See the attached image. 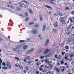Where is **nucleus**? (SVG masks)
I'll list each match as a JSON object with an SVG mask.
<instances>
[{
    "instance_id": "obj_1",
    "label": "nucleus",
    "mask_w": 74,
    "mask_h": 74,
    "mask_svg": "<svg viewBox=\"0 0 74 74\" xmlns=\"http://www.w3.org/2000/svg\"><path fill=\"white\" fill-rule=\"evenodd\" d=\"M60 21L61 23H64L65 22V20L63 17H61L60 18Z\"/></svg>"
},
{
    "instance_id": "obj_2",
    "label": "nucleus",
    "mask_w": 74,
    "mask_h": 74,
    "mask_svg": "<svg viewBox=\"0 0 74 74\" xmlns=\"http://www.w3.org/2000/svg\"><path fill=\"white\" fill-rule=\"evenodd\" d=\"M49 49H47L44 52V54H47V53H49Z\"/></svg>"
},
{
    "instance_id": "obj_3",
    "label": "nucleus",
    "mask_w": 74,
    "mask_h": 74,
    "mask_svg": "<svg viewBox=\"0 0 74 74\" xmlns=\"http://www.w3.org/2000/svg\"><path fill=\"white\" fill-rule=\"evenodd\" d=\"M49 39H46V42H45V46H47V45H48V44L49 43Z\"/></svg>"
},
{
    "instance_id": "obj_4",
    "label": "nucleus",
    "mask_w": 74,
    "mask_h": 74,
    "mask_svg": "<svg viewBox=\"0 0 74 74\" xmlns=\"http://www.w3.org/2000/svg\"><path fill=\"white\" fill-rule=\"evenodd\" d=\"M31 32L33 33V34H35L37 33V31H35L34 29H33L32 30Z\"/></svg>"
},
{
    "instance_id": "obj_5",
    "label": "nucleus",
    "mask_w": 74,
    "mask_h": 74,
    "mask_svg": "<svg viewBox=\"0 0 74 74\" xmlns=\"http://www.w3.org/2000/svg\"><path fill=\"white\" fill-rule=\"evenodd\" d=\"M7 66L9 68H11V64L9 62H8L7 63Z\"/></svg>"
},
{
    "instance_id": "obj_6",
    "label": "nucleus",
    "mask_w": 74,
    "mask_h": 74,
    "mask_svg": "<svg viewBox=\"0 0 74 74\" xmlns=\"http://www.w3.org/2000/svg\"><path fill=\"white\" fill-rule=\"evenodd\" d=\"M53 31L55 34H57L58 33V30H57V29L56 28H54L53 29Z\"/></svg>"
},
{
    "instance_id": "obj_7",
    "label": "nucleus",
    "mask_w": 74,
    "mask_h": 74,
    "mask_svg": "<svg viewBox=\"0 0 74 74\" xmlns=\"http://www.w3.org/2000/svg\"><path fill=\"white\" fill-rule=\"evenodd\" d=\"M53 25L55 27H58V23L56 21L54 22Z\"/></svg>"
},
{
    "instance_id": "obj_8",
    "label": "nucleus",
    "mask_w": 74,
    "mask_h": 74,
    "mask_svg": "<svg viewBox=\"0 0 74 74\" xmlns=\"http://www.w3.org/2000/svg\"><path fill=\"white\" fill-rule=\"evenodd\" d=\"M28 45H26L24 46L23 47V49L24 50H25L27 49L28 48Z\"/></svg>"
},
{
    "instance_id": "obj_9",
    "label": "nucleus",
    "mask_w": 74,
    "mask_h": 74,
    "mask_svg": "<svg viewBox=\"0 0 74 74\" xmlns=\"http://www.w3.org/2000/svg\"><path fill=\"white\" fill-rule=\"evenodd\" d=\"M22 1L23 3H26L27 4H29V2H28L27 1H26L25 0H23Z\"/></svg>"
},
{
    "instance_id": "obj_10",
    "label": "nucleus",
    "mask_w": 74,
    "mask_h": 74,
    "mask_svg": "<svg viewBox=\"0 0 74 74\" xmlns=\"http://www.w3.org/2000/svg\"><path fill=\"white\" fill-rule=\"evenodd\" d=\"M21 47L22 46H21V45H18L16 47L17 49H20V48H21Z\"/></svg>"
},
{
    "instance_id": "obj_11",
    "label": "nucleus",
    "mask_w": 74,
    "mask_h": 74,
    "mask_svg": "<svg viewBox=\"0 0 74 74\" xmlns=\"http://www.w3.org/2000/svg\"><path fill=\"white\" fill-rule=\"evenodd\" d=\"M16 9L17 10V11H21V8L18 7L16 8Z\"/></svg>"
},
{
    "instance_id": "obj_12",
    "label": "nucleus",
    "mask_w": 74,
    "mask_h": 74,
    "mask_svg": "<svg viewBox=\"0 0 74 74\" xmlns=\"http://www.w3.org/2000/svg\"><path fill=\"white\" fill-rule=\"evenodd\" d=\"M44 6L45 7H47V8H49V9H52V8H51V7L47 5H44Z\"/></svg>"
},
{
    "instance_id": "obj_13",
    "label": "nucleus",
    "mask_w": 74,
    "mask_h": 74,
    "mask_svg": "<svg viewBox=\"0 0 74 74\" xmlns=\"http://www.w3.org/2000/svg\"><path fill=\"white\" fill-rule=\"evenodd\" d=\"M45 62H46L47 64L49 63V59H47L46 60H45Z\"/></svg>"
},
{
    "instance_id": "obj_14",
    "label": "nucleus",
    "mask_w": 74,
    "mask_h": 74,
    "mask_svg": "<svg viewBox=\"0 0 74 74\" xmlns=\"http://www.w3.org/2000/svg\"><path fill=\"white\" fill-rule=\"evenodd\" d=\"M39 17L40 19V21H42V16L41 15H40Z\"/></svg>"
},
{
    "instance_id": "obj_15",
    "label": "nucleus",
    "mask_w": 74,
    "mask_h": 74,
    "mask_svg": "<svg viewBox=\"0 0 74 74\" xmlns=\"http://www.w3.org/2000/svg\"><path fill=\"white\" fill-rule=\"evenodd\" d=\"M39 26V25H38V24H37V25H33V26L34 27H38Z\"/></svg>"
},
{
    "instance_id": "obj_16",
    "label": "nucleus",
    "mask_w": 74,
    "mask_h": 74,
    "mask_svg": "<svg viewBox=\"0 0 74 74\" xmlns=\"http://www.w3.org/2000/svg\"><path fill=\"white\" fill-rule=\"evenodd\" d=\"M22 52V50H20L18 51V53H21Z\"/></svg>"
},
{
    "instance_id": "obj_17",
    "label": "nucleus",
    "mask_w": 74,
    "mask_h": 74,
    "mask_svg": "<svg viewBox=\"0 0 74 74\" xmlns=\"http://www.w3.org/2000/svg\"><path fill=\"white\" fill-rule=\"evenodd\" d=\"M19 4L20 5H25V4L23 3H22L21 2H19Z\"/></svg>"
},
{
    "instance_id": "obj_18",
    "label": "nucleus",
    "mask_w": 74,
    "mask_h": 74,
    "mask_svg": "<svg viewBox=\"0 0 74 74\" xmlns=\"http://www.w3.org/2000/svg\"><path fill=\"white\" fill-rule=\"evenodd\" d=\"M18 66L19 67L20 69H21V70H22V69H23V67H22V65H19Z\"/></svg>"
},
{
    "instance_id": "obj_19",
    "label": "nucleus",
    "mask_w": 74,
    "mask_h": 74,
    "mask_svg": "<svg viewBox=\"0 0 74 74\" xmlns=\"http://www.w3.org/2000/svg\"><path fill=\"white\" fill-rule=\"evenodd\" d=\"M14 51H15V52H16L18 51V49L17 48H14L13 49Z\"/></svg>"
},
{
    "instance_id": "obj_20",
    "label": "nucleus",
    "mask_w": 74,
    "mask_h": 74,
    "mask_svg": "<svg viewBox=\"0 0 74 74\" xmlns=\"http://www.w3.org/2000/svg\"><path fill=\"white\" fill-rule=\"evenodd\" d=\"M26 59H27V60H29V59H30V57L29 56H27L26 57Z\"/></svg>"
},
{
    "instance_id": "obj_21",
    "label": "nucleus",
    "mask_w": 74,
    "mask_h": 74,
    "mask_svg": "<svg viewBox=\"0 0 74 74\" xmlns=\"http://www.w3.org/2000/svg\"><path fill=\"white\" fill-rule=\"evenodd\" d=\"M48 73H49L50 74H53L54 72H51V71H49L48 72Z\"/></svg>"
},
{
    "instance_id": "obj_22",
    "label": "nucleus",
    "mask_w": 74,
    "mask_h": 74,
    "mask_svg": "<svg viewBox=\"0 0 74 74\" xmlns=\"http://www.w3.org/2000/svg\"><path fill=\"white\" fill-rule=\"evenodd\" d=\"M58 59H61V58H62V56L60 55H59L58 56Z\"/></svg>"
},
{
    "instance_id": "obj_23",
    "label": "nucleus",
    "mask_w": 74,
    "mask_h": 74,
    "mask_svg": "<svg viewBox=\"0 0 74 74\" xmlns=\"http://www.w3.org/2000/svg\"><path fill=\"white\" fill-rule=\"evenodd\" d=\"M73 56H74V55L73 54L71 55L70 56V58H71V59L72 58H73Z\"/></svg>"
},
{
    "instance_id": "obj_24",
    "label": "nucleus",
    "mask_w": 74,
    "mask_h": 74,
    "mask_svg": "<svg viewBox=\"0 0 74 74\" xmlns=\"http://www.w3.org/2000/svg\"><path fill=\"white\" fill-rule=\"evenodd\" d=\"M58 15L59 16H63V14H62V13H59Z\"/></svg>"
},
{
    "instance_id": "obj_25",
    "label": "nucleus",
    "mask_w": 74,
    "mask_h": 74,
    "mask_svg": "<svg viewBox=\"0 0 74 74\" xmlns=\"http://www.w3.org/2000/svg\"><path fill=\"white\" fill-rule=\"evenodd\" d=\"M2 65L4 67H5V66H6V64L4 62H3V63H2Z\"/></svg>"
},
{
    "instance_id": "obj_26",
    "label": "nucleus",
    "mask_w": 74,
    "mask_h": 74,
    "mask_svg": "<svg viewBox=\"0 0 74 74\" xmlns=\"http://www.w3.org/2000/svg\"><path fill=\"white\" fill-rule=\"evenodd\" d=\"M65 49H69V46H65Z\"/></svg>"
},
{
    "instance_id": "obj_27",
    "label": "nucleus",
    "mask_w": 74,
    "mask_h": 74,
    "mask_svg": "<svg viewBox=\"0 0 74 74\" xmlns=\"http://www.w3.org/2000/svg\"><path fill=\"white\" fill-rule=\"evenodd\" d=\"M34 24V23H33V22H31V23H29L28 25H33Z\"/></svg>"
},
{
    "instance_id": "obj_28",
    "label": "nucleus",
    "mask_w": 74,
    "mask_h": 74,
    "mask_svg": "<svg viewBox=\"0 0 74 74\" xmlns=\"http://www.w3.org/2000/svg\"><path fill=\"white\" fill-rule=\"evenodd\" d=\"M8 68H7V67H4L2 68V69H5V70H7Z\"/></svg>"
},
{
    "instance_id": "obj_29",
    "label": "nucleus",
    "mask_w": 74,
    "mask_h": 74,
    "mask_svg": "<svg viewBox=\"0 0 74 74\" xmlns=\"http://www.w3.org/2000/svg\"><path fill=\"white\" fill-rule=\"evenodd\" d=\"M49 57H50V56L49 55V54H47V55L46 56H45V58H49Z\"/></svg>"
},
{
    "instance_id": "obj_30",
    "label": "nucleus",
    "mask_w": 74,
    "mask_h": 74,
    "mask_svg": "<svg viewBox=\"0 0 74 74\" xmlns=\"http://www.w3.org/2000/svg\"><path fill=\"white\" fill-rule=\"evenodd\" d=\"M29 12H30V14H33V11H32L31 10H29Z\"/></svg>"
},
{
    "instance_id": "obj_31",
    "label": "nucleus",
    "mask_w": 74,
    "mask_h": 74,
    "mask_svg": "<svg viewBox=\"0 0 74 74\" xmlns=\"http://www.w3.org/2000/svg\"><path fill=\"white\" fill-rule=\"evenodd\" d=\"M65 9L67 10H69V8L68 7H66L65 8Z\"/></svg>"
},
{
    "instance_id": "obj_32",
    "label": "nucleus",
    "mask_w": 74,
    "mask_h": 74,
    "mask_svg": "<svg viewBox=\"0 0 74 74\" xmlns=\"http://www.w3.org/2000/svg\"><path fill=\"white\" fill-rule=\"evenodd\" d=\"M40 59H43V58H44V56H41L40 57Z\"/></svg>"
},
{
    "instance_id": "obj_33",
    "label": "nucleus",
    "mask_w": 74,
    "mask_h": 74,
    "mask_svg": "<svg viewBox=\"0 0 74 74\" xmlns=\"http://www.w3.org/2000/svg\"><path fill=\"white\" fill-rule=\"evenodd\" d=\"M69 20L71 21V22H73V20H72L71 18H69Z\"/></svg>"
},
{
    "instance_id": "obj_34",
    "label": "nucleus",
    "mask_w": 74,
    "mask_h": 74,
    "mask_svg": "<svg viewBox=\"0 0 74 74\" xmlns=\"http://www.w3.org/2000/svg\"><path fill=\"white\" fill-rule=\"evenodd\" d=\"M71 26H72L71 24H70V25L68 26V28H70V27H71Z\"/></svg>"
},
{
    "instance_id": "obj_35",
    "label": "nucleus",
    "mask_w": 74,
    "mask_h": 74,
    "mask_svg": "<svg viewBox=\"0 0 74 74\" xmlns=\"http://www.w3.org/2000/svg\"><path fill=\"white\" fill-rule=\"evenodd\" d=\"M60 65V63L58 62L57 64V66H58V67H59V66Z\"/></svg>"
},
{
    "instance_id": "obj_36",
    "label": "nucleus",
    "mask_w": 74,
    "mask_h": 74,
    "mask_svg": "<svg viewBox=\"0 0 74 74\" xmlns=\"http://www.w3.org/2000/svg\"><path fill=\"white\" fill-rule=\"evenodd\" d=\"M39 50H40V52H41L43 51V49H42V48H40L39 49Z\"/></svg>"
},
{
    "instance_id": "obj_37",
    "label": "nucleus",
    "mask_w": 74,
    "mask_h": 74,
    "mask_svg": "<svg viewBox=\"0 0 74 74\" xmlns=\"http://www.w3.org/2000/svg\"><path fill=\"white\" fill-rule=\"evenodd\" d=\"M30 50V51L31 52H33V51H34V49L32 48V49H31Z\"/></svg>"
},
{
    "instance_id": "obj_38",
    "label": "nucleus",
    "mask_w": 74,
    "mask_h": 74,
    "mask_svg": "<svg viewBox=\"0 0 74 74\" xmlns=\"http://www.w3.org/2000/svg\"><path fill=\"white\" fill-rule=\"evenodd\" d=\"M46 28V24L44 25L43 26V28Z\"/></svg>"
},
{
    "instance_id": "obj_39",
    "label": "nucleus",
    "mask_w": 74,
    "mask_h": 74,
    "mask_svg": "<svg viewBox=\"0 0 74 74\" xmlns=\"http://www.w3.org/2000/svg\"><path fill=\"white\" fill-rule=\"evenodd\" d=\"M15 59H17V60H19V58H18L17 57H15Z\"/></svg>"
},
{
    "instance_id": "obj_40",
    "label": "nucleus",
    "mask_w": 74,
    "mask_h": 74,
    "mask_svg": "<svg viewBox=\"0 0 74 74\" xmlns=\"http://www.w3.org/2000/svg\"><path fill=\"white\" fill-rule=\"evenodd\" d=\"M57 56H58V55L56 54L55 55V58H56V59H58V57H57Z\"/></svg>"
},
{
    "instance_id": "obj_41",
    "label": "nucleus",
    "mask_w": 74,
    "mask_h": 74,
    "mask_svg": "<svg viewBox=\"0 0 74 74\" xmlns=\"http://www.w3.org/2000/svg\"><path fill=\"white\" fill-rule=\"evenodd\" d=\"M19 41V42H25V40H20Z\"/></svg>"
},
{
    "instance_id": "obj_42",
    "label": "nucleus",
    "mask_w": 74,
    "mask_h": 74,
    "mask_svg": "<svg viewBox=\"0 0 74 74\" xmlns=\"http://www.w3.org/2000/svg\"><path fill=\"white\" fill-rule=\"evenodd\" d=\"M25 69H26V70H29V68H28V66H26Z\"/></svg>"
},
{
    "instance_id": "obj_43",
    "label": "nucleus",
    "mask_w": 74,
    "mask_h": 74,
    "mask_svg": "<svg viewBox=\"0 0 74 74\" xmlns=\"http://www.w3.org/2000/svg\"><path fill=\"white\" fill-rule=\"evenodd\" d=\"M28 16V14H27V13H25V16L26 17H27V16Z\"/></svg>"
},
{
    "instance_id": "obj_44",
    "label": "nucleus",
    "mask_w": 74,
    "mask_h": 74,
    "mask_svg": "<svg viewBox=\"0 0 74 74\" xmlns=\"http://www.w3.org/2000/svg\"><path fill=\"white\" fill-rule=\"evenodd\" d=\"M61 64H64V62H63V61H62L61 62Z\"/></svg>"
},
{
    "instance_id": "obj_45",
    "label": "nucleus",
    "mask_w": 74,
    "mask_h": 74,
    "mask_svg": "<svg viewBox=\"0 0 74 74\" xmlns=\"http://www.w3.org/2000/svg\"><path fill=\"white\" fill-rule=\"evenodd\" d=\"M10 7L11 8H12V9H13V10H14V7H13V6H10Z\"/></svg>"
},
{
    "instance_id": "obj_46",
    "label": "nucleus",
    "mask_w": 74,
    "mask_h": 74,
    "mask_svg": "<svg viewBox=\"0 0 74 74\" xmlns=\"http://www.w3.org/2000/svg\"><path fill=\"white\" fill-rule=\"evenodd\" d=\"M29 19V18H27L25 19V21H27Z\"/></svg>"
},
{
    "instance_id": "obj_47",
    "label": "nucleus",
    "mask_w": 74,
    "mask_h": 74,
    "mask_svg": "<svg viewBox=\"0 0 74 74\" xmlns=\"http://www.w3.org/2000/svg\"><path fill=\"white\" fill-rule=\"evenodd\" d=\"M0 63H2V60H1V58H0Z\"/></svg>"
},
{
    "instance_id": "obj_48",
    "label": "nucleus",
    "mask_w": 74,
    "mask_h": 74,
    "mask_svg": "<svg viewBox=\"0 0 74 74\" xmlns=\"http://www.w3.org/2000/svg\"><path fill=\"white\" fill-rule=\"evenodd\" d=\"M36 74H38L39 73V72L38 71H37V72H36Z\"/></svg>"
},
{
    "instance_id": "obj_49",
    "label": "nucleus",
    "mask_w": 74,
    "mask_h": 74,
    "mask_svg": "<svg viewBox=\"0 0 74 74\" xmlns=\"http://www.w3.org/2000/svg\"><path fill=\"white\" fill-rule=\"evenodd\" d=\"M31 52L30 51V50H28L27 51V53H29Z\"/></svg>"
},
{
    "instance_id": "obj_50",
    "label": "nucleus",
    "mask_w": 74,
    "mask_h": 74,
    "mask_svg": "<svg viewBox=\"0 0 74 74\" xmlns=\"http://www.w3.org/2000/svg\"><path fill=\"white\" fill-rule=\"evenodd\" d=\"M45 28H43L42 29V31H45Z\"/></svg>"
},
{
    "instance_id": "obj_51",
    "label": "nucleus",
    "mask_w": 74,
    "mask_h": 74,
    "mask_svg": "<svg viewBox=\"0 0 74 74\" xmlns=\"http://www.w3.org/2000/svg\"><path fill=\"white\" fill-rule=\"evenodd\" d=\"M40 52H41V51L39 50L37 51V53H40Z\"/></svg>"
},
{
    "instance_id": "obj_52",
    "label": "nucleus",
    "mask_w": 74,
    "mask_h": 74,
    "mask_svg": "<svg viewBox=\"0 0 74 74\" xmlns=\"http://www.w3.org/2000/svg\"><path fill=\"white\" fill-rule=\"evenodd\" d=\"M53 0H50V2L51 3H53Z\"/></svg>"
},
{
    "instance_id": "obj_53",
    "label": "nucleus",
    "mask_w": 74,
    "mask_h": 74,
    "mask_svg": "<svg viewBox=\"0 0 74 74\" xmlns=\"http://www.w3.org/2000/svg\"><path fill=\"white\" fill-rule=\"evenodd\" d=\"M24 61L25 62H27V60H26V59H24Z\"/></svg>"
},
{
    "instance_id": "obj_54",
    "label": "nucleus",
    "mask_w": 74,
    "mask_h": 74,
    "mask_svg": "<svg viewBox=\"0 0 74 74\" xmlns=\"http://www.w3.org/2000/svg\"><path fill=\"white\" fill-rule=\"evenodd\" d=\"M28 63H29V64H31V63H32V62H31V61H29L28 62Z\"/></svg>"
},
{
    "instance_id": "obj_55",
    "label": "nucleus",
    "mask_w": 74,
    "mask_h": 74,
    "mask_svg": "<svg viewBox=\"0 0 74 74\" xmlns=\"http://www.w3.org/2000/svg\"><path fill=\"white\" fill-rule=\"evenodd\" d=\"M38 59H36V60H35V62H38Z\"/></svg>"
},
{
    "instance_id": "obj_56",
    "label": "nucleus",
    "mask_w": 74,
    "mask_h": 74,
    "mask_svg": "<svg viewBox=\"0 0 74 74\" xmlns=\"http://www.w3.org/2000/svg\"><path fill=\"white\" fill-rule=\"evenodd\" d=\"M68 58V57H67V56L65 57V60H66Z\"/></svg>"
},
{
    "instance_id": "obj_57",
    "label": "nucleus",
    "mask_w": 74,
    "mask_h": 74,
    "mask_svg": "<svg viewBox=\"0 0 74 74\" xmlns=\"http://www.w3.org/2000/svg\"><path fill=\"white\" fill-rule=\"evenodd\" d=\"M62 55H64V54L65 53H63V52H62Z\"/></svg>"
},
{
    "instance_id": "obj_58",
    "label": "nucleus",
    "mask_w": 74,
    "mask_h": 74,
    "mask_svg": "<svg viewBox=\"0 0 74 74\" xmlns=\"http://www.w3.org/2000/svg\"><path fill=\"white\" fill-rule=\"evenodd\" d=\"M60 67L61 69H62V67H63L64 69H65V67H64V66H60Z\"/></svg>"
},
{
    "instance_id": "obj_59",
    "label": "nucleus",
    "mask_w": 74,
    "mask_h": 74,
    "mask_svg": "<svg viewBox=\"0 0 74 74\" xmlns=\"http://www.w3.org/2000/svg\"><path fill=\"white\" fill-rule=\"evenodd\" d=\"M9 4H12V2L10 1L9 2Z\"/></svg>"
},
{
    "instance_id": "obj_60",
    "label": "nucleus",
    "mask_w": 74,
    "mask_h": 74,
    "mask_svg": "<svg viewBox=\"0 0 74 74\" xmlns=\"http://www.w3.org/2000/svg\"><path fill=\"white\" fill-rule=\"evenodd\" d=\"M72 14H74V11H72L71 12Z\"/></svg>"
},
{
    "instance_id": "obj_61",
    "label": "nucleus",
    "mask_w": 74,
    "mask_h": 74,
    "mask_svg": "<svg viewBox=\"0 0 74 74\" xmlns=\"http://www.w3.org/2000/svg\"><path fill=\"white\" fill-rule=\"evenodd\" d=\"M64 71V69H63L61 71L62 72H63Z\"/></svg>"
},
{
    "instance_id": "obj_62",
    "label": "nucleus",
    "mask_w": 74,
    "mask_h": 74,
    "mask_svg": "<svg viewBox=\"0 0 74 74\" xmlns=\"http://www.w3.org/2000/svg\"><path fill=\"white\" fill-rule=\"evenodd\" d=\"M0 41H3V39L0 37Z\"/></svg>"
},
{
    "instance_id": "obj_63",
    "label": "nucleus",
    "mask_w": 74,
    "mask_h": 74,
    "mask_svg": "<svg viewBox=\"0 0 74 74\" xmlns=\"http://www.w3.org/2000/svg\"><path fill=\"white\" fill-rule=\"evenodd\" d=\"M24 73H26V71L24 70Z\"/></svg>"
},
{
    "instance_id": "obj_64",
    "label": "nucleus",
    "mask_w": 74,
    "mask_h": 74,
    "mask_svg": "<svg viewBox=\"0 0 74 74\" xmlns=\"http://www.w3.org/2000/svg\"><path fill=\"white\" fill-rule=\"evenodd\" d=\"M27 41H30V39H27Z\"/></svg>"
}]
</instances>
